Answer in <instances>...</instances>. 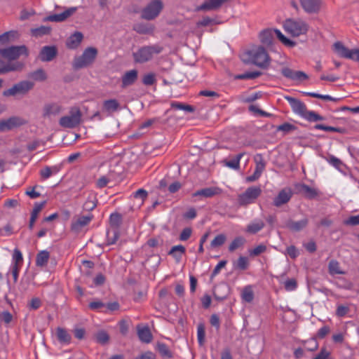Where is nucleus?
I'll use <instances>...</instances> for the list:
<instances>
[{"label":"nucleus","instance_id":"obj_16","mask_svg":"<svg viewBox=\"0 0 359 359\" xmlns=\"http://www.w3.org/2000/svg\"><path fill=\"white\" fill-rule=\"evenodd\" d=\"M77 11V7H71L59 14H53L44 18V21L63 22L72 16Z\"/></svg>","mask_w":359,"mask_h":359},{"label":"nucleus","instance_id":"obj_8","mask_svg":"<svg viewBox=\"0 0 359 359\" xmlns=\"http://www.w3.org/2000/svg\"><path fill=\"white\" fill-rule=\"evenodd\" d=\"M163 8L161 0H152L141 12V18L147 20H152L157 18Z\"/></svg>","mask_w":359,"mask_h":359},{"label":"nucleus","instance_id":"obj_35","mask_svg":"<svg viewBox=\"0 0 359 359\" xmlns=\"http://www.w3.org/2000/svg\"><path fill=\"white\" fill-rule=\"evenodd\" d=\"M244 153L238 154L231 161H228L226 159H224L222 163L224 165L231 168L234 170H238L240 168V161L241 158L243 156Z\"/></svg>","mask_w":359,"mask_h":359},{"label":"nucleus","instance_id":"obj_30","mask_svg":"<svg viewBox=\"0 0 359 359\" xmlns=\"http://www.w3.org/2000/svg\"><path fill=\"white\" fill-rule=\"evenodd\" d=\"M56 335L59 341L64 344H69L72 337L70 334L64 328L57 327L56 329Z\"/></svg>","mask_w":359,"mask_h":359},{"label":"nucleus","instance_id":"obj_47","mask_svg":"<svg viewBox=\"0 0 359 359\" xmlns=\"http://www.w3.org/2000/svg\"><path fill=\"white\" fill-rule=\"evenodd\" d=\"M297 129V128L294 125L287 123V122H285V123L278 126L276 128V130L282 131L283 133V135H287L294 130H296Z\"/></svg>","mask_w":359,"mask_h":359},{"label":"nucleus","instance_id":"obj_2","mask_svg":"<svg viewBox=\"0 0 359 359\" xmlns=\"http://www.w3.org/2000/svg\"><path fill=\"white\" fill-rule=\"evenodd\" d=\"M284 98L290 103L292 111L295 114L301 116L308 121L316 122L325 120V117L317 114L316 111L308 110L306 104L301 100L290 96H285Z\"/></svg>","mask_w":359,"mask_h":359},{"label":"nucleus","instance_id":"obj_59","mask_svg":"<svg viewBox=\"0 0 359 359\" xmlns=\"http://www.w3.org/2000/svg\"><path fill=\"white\" fill-rule=\"evenodd\" d=\"M122 215L118 212L112 213L109 217L110 224H119L122 223Z\"/></svg>","mask_w":359,"mask_h":359},{"label":"nucleus","instance_id":"obj_39","mask_svg":"<svg viewBox=\"0 0 359 359\" xmlns=\"http://www.w3.org/2000/svg\"><path fill=\"white\" fill-rule=\"evenodd\" d=\"M170 107L172 109L184 110V111L189 112V113H192V112L195 111L194 107L187 104L182 103V102H172L170 103Z\"/></svg>","mask_w":359,"mask_h":359},{"label":"nucleus","instance_id":"obj_31","mask_svg":"<svg viewBox=\"0 0 359 359\" xmlns=\"http://www.w3.org/2000/svg\"><path fill=\"white\" fill-rule=\"evenodd\" d=\"M97 205L96 196L90 194L83 205V212H90L94 210Z\"/></svg>","mask_w":359,"mask_h":359},{"label":"nucleus","instance_id":"obj_55","mask_svg":"<svg viewBox=\"0 0 359 359\" xmlns=\"http://www.w3.org/2000/svg\"><path fill=\"white\" fill-rule=\"evenodd\" d=\"M219 22H217L215 19L210 18V17H204L200 21L196 23L198 27H207L212 24H219Z\"/></svg>","mask_w":359,"mask_h":359},{"label":"nucleus","instance_id":"obj_4","mask_svg":"<svg viewBox=\"0 0 359 359\" xmlns=\"http://www.w3.org/2000/svg\"><path fill=\"white\" fill-rule=\"evenodd\" d=\"M163 49L158 44L142 46L133 53L134 61L141 64L147 62L152 59L154 55L161 53Z\"/></svg>","mask_w":359,"mask_h":359},{"label":"nucleus","instance_id":"obj_7","mask_svg":"<svg viewBox=\"0 0 359 359\" xmlns=\"http://www.w3.org/2000/svg\"><path fill=\"white\" fill-rule=\"evenodd\" d=\"M82 113L79 107H72L69 115L60 118V125L65 128H74L81 123Z\"/></svg>","mask_w":359,"mask_h":359},{"label":"nucleus","instance_id":"obj_41","mask_svg":"<svg viewBox=\"0 0 359 359\" xmlns=\"http://www.w3.org/2000/svg\"><path fill=\"white\" fill-rule=\"evenodd\" d=\"M262 74V73L259 71L249 72L241 74H237L235 76V79L238 80L255 79L260 76Z\"/></svg>","mask_w":359,"mask_h":359},{"label":"nucleus","instance_id":"obj_54","mask_svg":"<svg viewBox=\"0 0 359 359\" xmlns=\"http://www.w3.org/2000/svg\"><path fill=\"white\" fill-rule=\"evenodd\" d=\"M285 289L288 291H294L297 287V283L294 278H289L284 282Z\"/></svg>","mask_w":359,"mask_h":359},{"label":"nucleus","instance_id":"obj_53","mask_svg":"<svg viewBox=\"0 0 359 359\" xmlns=\"http://www.w3.org/2000/svg\"><path fill=\"white\" fill-rule=\"evenodd\" d=\"M226 241V236L224 234L217 235L211 242L212 248H217L222 245Z\"/></svg>","mask_w":359,"mask_h":359},{"label":"nucleus","instance_id":"obj_20","mask_svg":"<svg viewBox=\"0 0 359 359\" xmlns=\"http://www.w3.org/2000/svg\"><path fill=\"white\" fill-rule=\"evenodd\" d=\"M294 189L297 193L304 194L305 197L311 199L317 196V191L310 187L305 184H297L294 186Z\"/></svg>","mask_w":359,"mask_h":359},{"label":"nucleus","instance_id":"obj_46","mask_svg":"<svg viewBox=\"0 0 359 359\" xmlns=\"http://www.w3.org/2000/svg\"><path fill=\"white\" fill-rule=\"evenodd\" d=\"M246 242V240L242 236L235 238L229 247V250L233 252L236 249L242 247Z\"/></svg>","mask_w":359,"mask_h":359},{"label":"nucleus","instance_id":"obj_24","mask_svg":"<svg viewBox=\"0 0 359 359\" xmlns=\"http://www.w3.org/2000/svg\"><path fill=\"white\" fill-rule=\"evenodd\" d=\"M62 107L57 103L47 104L43 109V117H50L56 116L61 111Z\"/></svg>","mask_w":359,"mask_h":359},{"label":"nucleus","instance_id":"obj_43","mask_svg":"<svg viewBox=\"0 0 359 359\" xmlns=\"http://www.w3.org/2000/svg\"><path fill=\"white\" fill-rule=\"evenodd\" d=\"M18 35L16 31H9L0 35V43L1 44H6L10 41H12Z\"/></svg>","mask_w":359,"mask_h":359},{"label":"nucleus","instance_id":"obj_34","mask_svg":"<svg viewBox=\"0 0 359 359\" xmlns=\"http://www.w3.org/2000/svg\"><path fill=\"white\" fill-rule=\"evenodd\" d=\"M241 299L243 302L251 303L254 299V291L252 285L245 286L241 292Z\"/></svg>","mask_w":359,"mask_h":359},{"label":"nucleus","instance_id":"obj_25","mask_svg":"<svg viewBox=\"0 0 359 359\" xmlns=\"http://www.w3.org/2000/svg\"><path fill=\"white\" fill-rule=\"evenodd\" d=\"M137 335L140 340L144 343H149L152 339V334L147 326L137 325Z\"/></svg>","mask_w":359,"mask_h":359},{"label":"nucleus","instance_id":"obj_44","mask_svg":"<svg viewBox=\"0 0 359 359\" xmlns=\"http://www.w3.org/2000/svg\"><path fill=\"white\" fill-rule=\"evenodd\" d=\"M329 273L331 275L344 274L345 272L341 270L339 263L336 260H331L328 266Z\"/></svg>","mask_w":359,"mask_h":359},{"label":"nucleus","instance_id":"obj_5","mask_svg":"<svg viewBox=\"0 0 359 359\" xmlns=\"http://www.w3.org/2000/svg\"><path fill=\"white\" fill-rule=\"evenodd\" d=\"M283 27L286 32L297 37L306 34L309 25L301 19L289 18L284 22Z\"/></svg>","mask_w":359,"mask_h":359},{"label":"nucleus","instance_id":"obj_33","mask_svg":"<svg viewBox=\"0 0 359 359\" xmlns=\"http://www.w3.org/2000/svg\"><path fill=\"white\" fill-rule=\"evenodd\" d=\"M185 251V248L183 245H175L170 249L169 255H172L177 262H180Z\"/></svg>","mask_w":359,"mask_h":359},{"label":"nucleus","instance_id":"obj_14","mask_svg":"<svg viewBox=\"0 0 359 359\" xmlns=\"http://www.w3.org/2000/svg\"><path fill=\"white\" fill-rule=\"evenodd\" d=\"M57 55V48L55 46H45L41 49L39 58L42 62L52 61Z\"/></svg>","mask_w":359,"mask_h":359},{"label":"nucleus","instance_id":"obj_10","mask_svg":"<svg viewBox=\"0 0 359 359\" xmlns=\"http://www.w3.org/2000/svg\"><path fill=\"white\" fill-rule=\"evenodd\" d=\"M262 189L259 187H248L245 191L238 197V203L241 206H245L255 202L260 196Z\"/></svg>","mask_w":359,"mask_h":359},{"label":"nucleus","instance_id":"obj_1","mask_svg":"<svg viewBox=\"0 0 359 359\" xmlns=\"http://www.w3.org/2000/svg\"><path fill=\"white\" fill-rule=\"evenodd\" d=\"M241 60L245 64H252L262 69L267 68L270 62V57L262 46L247 50L243 53Z\"/></svg>","mask_w":359,"mask_h":359},{"label":"nucleus","instance_id":"obj_57","mask_svg":"<svg viewBox=\"0 0 359 359\" xmlns=\"http://www.w3.org/2000/svg\"><path fill=\"white\" fill-rule=\"evenodd\" d=\"M266 250V246L264 244H260L252 250H249V254L250 256H257L263 252H264Z\"/></svg>","mask_w":359,"mask_h":359},{"label":"nucleus","instance_id":"obj_36","mask_svg":"<svg viewBox=\"0 0 359 359\" xmlns=\"http://www.w3.org/2000/svg\"><path fill=\"white\" fill-rule=\"evenodd\" d=\"M273 34H276L277 38L285 46H287L289 48H293L297 44L295 41L287 39L284 34H282V32L279 29H273Z\"/></svg>","mask_w":359,"mask_h":359},{"label":"nucleus","instance_id":"obj_19","mask_svg":"<svg viewBox=\"0 0 359 359\" xmlns=\"http://www.w3.org/2000/svg\"><path fill=\"white\" fill-rule=\"evenodd\" d=\"M138 72L136 69H132L126 72L121 77V88H125L132 86L137 80Z\"/></svg>","mask_w":359,"mask_h":359},{"label":"nucleus","instance_id":"obj_26","mask_svg":"<svg viewBox=\"0 0 359 359\" xmlns=\"http://www.w3.org/2000/svg\"><path fill=\"white\" fill-rule=\"evenodd\" d=\"M83 38V36L81 32H76L74 34L71 35L67 40V47L70 49L76 48L81 43Z\"/></svg>","mask_w":359,"mask_h":359},{"label":"nucleus","instance_id":"obj_23","mask_svg":"<svg viewBox=\"0 0 359 359\" xmlns=\"http://www.w3.org/2000/svg\"><path fill=\"white\" fill-rule=\"evenodd\" d=\"M259 38L262 44L270 46L273 41V29L267 28L262 30L259 34Z\"/></svg>","mask_w":359,"mask_h":359},{"label":"nucleus","instance_id":"obj_6","mask_svg":"<svg viewBox=\"0 0 359 359\" xmlns=\"http://www.w3.org/2000/svg\"><path fill=\"white\" fill-rule=\"evenodd\" d=\"M0 55L8 61L18 60L21 55L26 57L29 55V50L26 46H11L8 48H0Z\"/></svg>","mask_w":359,"mask_h":359},{"label":"nucleus","instance_id":"obj_29","mask_svg":"<svg viewBox=\"0 0 359 359\" xmlns=\"http://www.w3.org/2000/svg\"><path fill=\"white\" fill-rule=\"evenodd\" d=\"M133 29L140 34H151L154 27L150 24L137 23L133 25Z\"/></svg>","mask_w":359,"mask_h":359},{"label":"nucleus","instance_id":"obj_56","mask_svg":"<svg viewBox=\"0 0 359 359\" xmlns=\"http://www.w3.org/2000/svg\"><path fill=\"white\" fill-rule=\"evenodd\" d=\"M109 334L105 331L101 330L96 334V340L100 344H106L109 341Z\"/></svg>","mask_w":359,"mask_h":359},{"label":"nucleus","instance_id":"obj_58","mask_svg":"<svg viewBox=\"0 0 359 359\" xmlns=\"http://www.w3.org/2000/svg\"><path fill=\"white\" fill-rule=\"evenodd\" d=\"M148 196V192L144 189H140L135 193H133V197L135 198L142 199V203H143Z\"/></svg>","mask_w":359,"mask_h":359},{"label":"nucleus","instance_id":"obj_27","mask_svg":"<svg viewBox=\"0 0 359 359\" xmlns=\"http://www.w3.org/2000/svg\"><path fill=\"white\" fill-rule=\"evenodd\" d=\"M119 236L118 226H111L107 230V239L109 245L116 243Z\"/></svg>","mask_w":359,"mask_h":359},{"label":"nucleus","instance_id":"obj_42","mask_svg":"<svg viewBox=\"0 0 359 359\" xmlns=\"http://www.w3.org/2000/svg\"><path fill=\"white\" fill-rule=\"evenodd\" d=\"M29 77L38 81H43L47 79L46 74L43 69H38L31 72L29 74Z\"/></svg>","mask_w":359,"mask_h":359},{"label":"nucleus","instance_id":"obj_32","mask_svg":"<svg viewBox=\"0 0 359 359\" xmlns=\"http://www.w3.org/2000/svg\"><path fill=\"white\" fill-rule=\"evenodd\" d=\"M120 108V104L116 99L104 100L103 109L109 113L116 111Z\"/></svg>","mask_w":359,"mask_h":359},{"label":"nucleus","instance_id":"obj_49","mask_svg":"<svg viewBox=\"0 0 359 359\" xmlns=\"http://www.w3.org/2000/svg\"><path fill=\"white\" fill-rule=\"evenodd\" d=\"M248 266H249L248 259V257H243V256L239 257V258L238 259V260L235 264V267L238 269H241V270L247 269Z\"/></svg>","mask_w":359,"mask_h":359},{"label":"nucleus","instance_id":"obj_11","mask_svg":"<svg viewBox=\"0 0 359 359\" xmlns=\"http://www.w3.org/2000/svg\"><path fill=\"white\" fill-rule=\"evenodd\" d=\"M28 121L20 116H13L7 119L0 120V133L11 130L27 124Z\"/></svg>","mask_w":359,"mask_h":359},{"label":"nucleus","instance_id":"obj_64","mask_svg":"<svg viewBox=\"0 0 359 359\" xmlns=\"http://www.w3.org/2000/svg\"><path fill=\"white\" fill-rule=\"evenodd\" d=\"M344 224H359V215L349 217L344 221Z\"/></svg>","mask_w":359,"mask_h":359},{"label":"nucleus","instance_id":"obj_21","mask_svg":"<svg viewBox=\"0 0 359 359\" xmlns=\"http://www.w3.org/2000/svg\"><path fill=\"white\" fill-rule=\"evenodd\" d=\"M24 66L25 65L22 62L16 61L12 62V61H8L7 64H5L0 67V74H4L10 72L21 71Z\"/></svg>","mask_w":359,"mask_h":359},{"label":"nucleus","instance_id":"obj_50","mask_svg":"<svg viewBox=\"0 0 359 359\" xmlns=\"http://www.w3.org/2000/svg\"><path fill=\"white\" fill-rule=\"evenodd\" d=\"M327 161L339 170H341V168L344 166V164L339 158L332 155L329 156V157L327 158Z\"/></svg>","mask_w":359,"mask_h":359},{"label":"nucleus","instance_id":"obj_63","mask_svg":"<svg viewBox=\"0 0 359 359\" xmlns=\"http://www.w3.org/2000/svg\"><path fill=\"white\" fill-rule=\"evenodd\" d=\"M313 359H331L330 352L327 351L325 348H323L320 353Z\"/></svg>","mask_w":359,"mask_h":359},{"label":"nucleus","instance_id":"obj_22","mask_svg":"<svg viewBox=\"0 0 359 359\" xmlns=\"http://www.w3.org/2000/svg\"><path fill=\"white\" fill-rule=\"evenodd\" d=\"M221 193V189L216 187H211L198 190L193 194V196H202L203 198H211Z\"/></svg>","mask_w":359,"mask_h":359},{"label":"nucleus","instance_id":"obj_28","mask_svg":"<svg viewBox=\"0 0 359 359\" xmlns=\"http://www.w3.org/2000/svg\"><path fill=\"white\" fill-rule=\"evenodd\" d=\"M76 220L72 224H88L91 222L94 215L90 212H81L80 215L76 216Z\"/></svg>","mask_w":359,"mask_h":359},{"label":"nucleus","instance_id":"obj_45","mask_svg":"<svg viewBox=\"0 0 359 359\" xmlns=\"http://www.w3.org/2000/svg\"><path fill=\"white\" fill-rule=\"evenodd\" d=\"M59 171L57 166L48 167L46 166L40 171L41 177L46 180L49 178L53 174H56Z\"/></svg>","mask_w":359,"mask_h":359},{"label":"nucleus","instance_id":"obj_12","mask_svg":"<svg viewBox=\"0 0 359 359\" xmlns=\"http://www.w3.org/2000/svg\"><path fill=\"white\" fill-rule=\"evenodd\" d=\"M333 48L340 57L359 62V48L350 50L340 41L335 42Z\"/></svg>","mask_w":359,"mask_h":359},{"label":"nucleus","instance_id":"obj_60","mask_svg":"<svg viewBox=\"0 0 359 359\" xmlns=\"http://www.w3.org/2000/svg\"><path fill=\"white\" fill-rule=\"evenodd\" d=\"M285 254L287 255L292 259H295L297 257L299 256V250L294 245H290L287 248Z\"/></svg>","mask_w":359,"mask_h":359},{"label":"nucleus","instance_id":"obj_51","mask_svg":"<svg viewBox=\"0 0 359 359\" xmlns=\"http://www.w3.org/2000/svg\"><path fill=\"white\" fill-rule=\"evenodd\" d=\"M205 327L203 324L201 323L197 327V338L200 346H203L205 341Z\"/></svg>","mask_w":359,"mask_h":359},{"label":"nucleus","instance_id":"obj_18","mask_svg":"<svg viewBox=\"0 0 359 359\" xmlns=\"http://www.w3.org/2000/svg\"><path fill=\"white\" fill-rule=\"evenodd\" d=\"M292 194L290 189H283L278 193V196L274 198L273 204L276 207H280L290 200Z\"/></svg>","mask_w":359,"mask_h":359},{"label":"nucleus","instance_id":"obj_52","mask_svg":"<svg viewBox=\"0 0 359 359\" xmlns=\"http://www.w3.org/2000/svg\"><path fill=\"white\" fill-rule=\"evenodd\" d=\"M57 219L58 222H67L71 217L70 212L67 210H62L57 212Z\"/></svg>","mask_w":359,"mask_h":359},{"label":"nucleus","instance_id":"obj_13","mask_svg":"<svg viewBox=\"0 0 359 359\" xmlns=\"http://www.w3.org/2000/svg\"><path fill=\"white\" fill-rule=\"evenodd\" d=\"M282 75L292 81H301L309 78L308 75L302 71H295L289 67H283L281 69Z\"/></svg>","mask_w":359,"mask_h":359},{"label":"nucleus","instance_id":"obj_15","mask_svg":"<svg viewBox=\"0 0 359 359\" xmlns=\"http://www.w3.org/2000/svg\"><path fill=\"white\" fill-rule=\"evenodd\" d=\"M304 11L309 14L318 13L320 11L321 0H299Z\"/></svg>","mask_w":359,"mask_h":359},{"label":"nucleus","instance_id":"obj_17","mask_svg":"<svg viewBox=\"0 0 359 359\" xmlns=\"http://www.w3.org/2000/svg\"><path fill=\"white\" fill-rule=\"evenodd\" d=\"M228 0H208L203 3L201 5L197 6L195 9L196 11H215L219 8L222 4Z\"/></svg>","mask_w":359,"mask_h":359},{"label":"nucleus","instance_id":"obj_48","mask_svg":"<svg viewBox=\"0 0 359 359\" xmlns=\"http://www.w3.org/2000/svg\"><path fill=\"white\" fill-rule=\"evenodd\" d=\"M22 261H23V258H22V255L21 252L18 249H15L13 254L12 262H11V265L16 264V266H21V265L22 264Z\"/></svg>","mask_w":359,"mask_h":359},{"label":"nucleus","instance_id":"obj_3","mask_svg":"<svg viewBox=\"0 0 359 359\" xmlns=\"http://www.w3.org/2000/svg\"><path fill=\"white\" fill-rule=\"evenodd\" d=\"M97 53L96 48L88 47L81 55L74 57L72 62L73 69L78 70L91 65L95 62Z\"/></svg>","mask_w":359,"mask_h":359},{"label":"nucleus","instance_id":"obj_40","mask_svg":"<svg viewBox=\"0 0 359 359\" xmlns=\"http://www.w3.org/2000/svg\"><path fill=\"white\" fill-rule=\"evenodd\" d=\"M51 28L47 26H41L31 30L32 36L35 37H41L44 35H48L50 33Z\"/></svg>","mask_w":359,"mask_h":359},{"label":"nucleus","instance_id":"obj_38","mask_svg":"<svg viewBox=\"0 0 359 359\" xmlns=\"http://www.w3.org/2000/svg\"><path fill=\"white\" fill-rule=\"evenodd\" d=\"M50 254L47 250H41L40 251L36 258V264L37 266H45L49 259Z\"/></svg>","mask_w":359,"mask_h":359},{"label":"nucleus","instance_id":"obj_62","mask_svg":"<svg viewBox=\"0 0 359 359\" xmlns=\"http://www.w3.org/2000/svg\"><path fill=\"white\" fill-rule=\"evenodd\" d=\"M155 76L153 74H148L144 76L142 82L146 86L153 85L155 82Z\"/></svg>","mask_w":359,"mask_h":359},{"label":"nucleus","instance_id":"obj_37","mask_svg":"<svg viewBox=\"0 0 359 359\" xmlns=\"http://www.w3.org/2000/svg\"><path fill=\"white\" fill-rule=\"evenodd\" d=\"M46 201L41 203H36L31 213L29 224H34L38 217L39 212L41 211L46 204Z\"/></svg>","mask_w":359,"mask_h":359},{"label":"nucleus","instance_id":"obj_9","mask_svg":"<svg viewBox=\"0 0 359 359\" xmlns=\"http://www.w3.org/2000/svg\"><path fill=\"white\" fill-rule=\"evenodd\" d=\"M34 83L29 81H22L3 92L4 97L25 95L33 89Z\"/></svg>","mask_w":359,"mask_h":359},{"label":"nucleus","instance_id":"obj_61","mask_svg":"<svg viewBox=\"0 0 359 359\" xmlns=\"http://www.w3.org/2000/svg\"><path fill=\"white\" fill-rule=\"evenodd\" d=\"M12 226H0V236H8L13 233Z\"/></svg>","mask_w":359,"mask_h":359}]
</instances>
